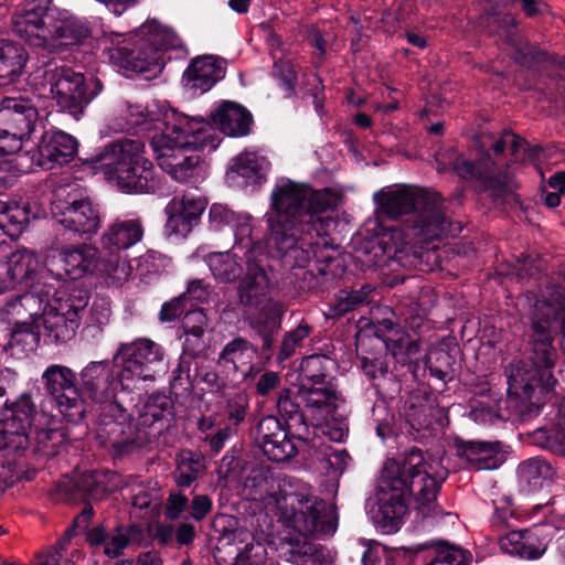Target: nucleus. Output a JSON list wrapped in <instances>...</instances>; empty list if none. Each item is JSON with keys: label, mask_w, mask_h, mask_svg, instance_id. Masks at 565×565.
<instances>
[{"label": "nucleus", "mask_w": 565, "mask_h": 565, "mask_svg": "<svg viewBox=\"0 0 565 565\" xmlns=\"http://www.w3.org/2000/svg\"><path fill=\"white\" fill-rule=\"evenodd\" d=\"M532 353L510 369L504 407L526 422L537 416L554 392L555 339L565 331V271L534 295L529 310Z\"/></svg>", "instance_id": "f257e3e1"}, {"label": "nucleus", "mask_w": 565, "mask_h": 565, "mask_svg": "<svg viewBox=\"0 0 565 565\" xmlns=\"http://www.w3.org/2000/svg\"><path fill=\"white\" fill-rule=\"evenodd\" d=\"M338 196L331 190L316 191L307 184L286 181L271 193L273 213L267 217V244L289 267H305L311 253L299 236L300 227L313 226L319 214L337 206Z\"/></svg>", "instance_id": "f03ea898"}, {"label": "nucleus", "mask_w": 565, "mask_h": 565, "mask_svg": "<svg viewBox=\"0 0 565 565\" xmlns=\"http://www.w3.org/2000/svg\"><path fill=\"white\" fill-rule=\"evenodd\" d=\"M221 142L212 124L190 118L188 127L154 135L151 147L160 168L178 182L195 180L200 172L199 150H215Z\"/></svg>", "instance_id": "7ed1b4c3"}, {"label": "nucleus", "mask_w": 565, "mask_h": 565, "mask_svg": "<svg viewBox=\"0 0 565 565\" xmlns=\"http://www.w3.org/2000/svg\"><path fill=\"white\" fill-rule=\"evenodd\" d=\"M247 487L252 500L262 502L286 527L305 537L326 532V504L309 489L292 491L290 486H281L273 478L254 479Z\"/></svg>", "instance_id": "20e7f679"}, {"label": "nucleus", "mask_w": 565, "mask_h": 565, "mask_svg": "<svg viewBox=\"0 0 565 565\" xmlns=\"http://www.w3.org/2000/svg\"><path fill=\"white\" fill-rule=\"evenodd\" d=\"M100 43L115 63L137 73L161 68L163 51L182 46L178 34L157 20L146 21L131 34L106 33Z\"/></svg>", "instance_id": "39448f33"}, {"label": "nucleus", "mask_w": 565, "mask_h": 565, "mask_svg": "<svg viewBox=\"0 0 565 565\" xmlns=\"http://www.w3.org/2000/svg\"><path fill=\"white\" fill-rule=\"evenodd\" d=\"M12 30L31 46L49 51L78 44L89 35L88 28L71 12L45 0L29 4L12 18Z\"/></svg>", "instance_id": "423d86ee"}, {"label": "nucleus", "mask_w": 565, "mask_h": 565, "mask_svg": "<svg viewBox=\"0 0 565 565\" xmlns=\"http://www.w3.org/2000/svg\"><path fill=\"white\" fill-rule=\"evenodd\" d=\"M426 414V533L441 530L451 513L445 512L436 502L441 486L448 476L444 466L446 447L450 445L446 436L449 425L448 411L445 407L428 405Z\"/></svg>", "instance_id": "0eeeda50"}, {"label": "nucleus", "mask_w": 565, "mask_h": 565, "mask_svg": "<svg viewBox=\"0 0 565 565\" xmlns=\"http://www.w3.org/2000/svg\"><path fill=\"white\" fill-rule=\"evenodd\" d=\"M96 161L107 180L128 192H149L156 188L154 167L145 156L139 140L122 139L105 146Z\"/></svg>", "instance_id": "6e6552de"}, {"label": "nucleus", "mask_w": 565, "mask_h": 565, "mask_svg": "<svg viewBox=\"0 0 565 565\" xmlns=\"http://www.w3.org/2000/svg\"><path fill=\"white\" fill-rule=\"evenodd\" d=\"M436 169L439 173L452 172L462 180H475L479 190L489 194L499 209L520 204V196L512 190L505 174L495 172V162L489 150L481 152L477 161L463 158L456 149L448 148L434 153Z\"/></svg>", "instance_id": "1a4fd4ad"}, {"label": "nucleus", "mask_w": 565, "mask_h": 565, "mask_svg": "<svg viewBox=\"0 0 565 565\" xmlns=\"http://www.w3.org/2000/svg\"><path fill=\"white\" fill-rule=\"evenodd\" d=\"M296 398L302 404L305 414L315 422V425L320 426L323 435L335 443L344 440L348 428L340 422L339 414L343 401L331 383H303L299 386Z\"/></svg>", "instance_id": "9d476101"}, {"label": "nucleus", "mask_w": 565, "mask_h": 565, "mask_svg": "<svg viewBox=\"0 0 565 565\" xmlns=\"http://www.w3.org/2000/svg\"><path fill=\"white\" fill-rule=\"evenodd\" d=\"M163 359V349L150 339L121 343L114 363L120 367L117 380L122 390H131L137 381H154L157 373L164 369Z\"/></svg>", "instance_id": "9b49d317"}, {"label": "nucleus", "mask_w": 565, "mask_h": 565, "mask_svg": "<svg viewBox=\"0 0 565 565\" xmlns=\"http://www.w3.org/2000/svg\"><path fill=\"white\" fill-rule=\"evenodd\" d=\"M44 78L58 109L76 120L82 118L87 105L102 89L98 79L87 83L83 74L68 67L50 68Z\"/></svg>", "instance_id": "f8f14e48"}, {"label": "nucleus", "mask_w": 565, "mask_h": 565, "mask_svg": "<svg viewBox=\"0 0 565 565\" xmlns=\"http://www.w3.org/2000/svg\"><path fill=\"white\" fill-rule=\"evenodd\" d=\"M46 392L54 397L58 411L70 422L81 420L86 412L84 398L76 385V374L65 365L52 364L42 374Z\"/></svg>", "instance_id": "ddd939ff"}, {"label": "nucleus", "mask_w": 565, "mask_h": 565, "mask_svg": "<svg viewBox=\"0 0 565 565\" xmlns=\"http://www.w3.org/2000/svg\"><path fill=\"white\" fill-rule=\"evenodd\" d=\"M33 409V402L28 394L11 404L6 403L0 419V450L15 451L28 447Z\"/></svg>", "instance_id": "4468645a"}, {"label": "nucleus", "mask_w": 565, "mask_h": 565, "mask_svg": "<svg viewBox=\"0 0 565 565\" xmlns=\"http://www.w3.org/2000/svg\"><path fill=\"white\" fill-rule=\"evenodd\" d=\"M426 265L438 259L437 246L429 244L447 237H455L462 231L460 222H454L449 216L450 201L444 199L438 192L426 188Z\"/></svg>", "instance_id": "2eb2a0df"}, {"label": "nucleus", "mask_w": 565, "mask_h": 565, "mask_svg": "<svg viewBox=\"0 0 565 565\" xmlns=\"http://www.w3.org/2000/svg\"><path fill=\"white\" fill-rule=\"evenodd\" d=\"M52 214L66 230L82 235H94L100 227L99 210L88 198H75L68 194L66 200L52 203Z\"/></svg>", "instance_id": "dca6fc26"}, {"label": "nucleus", "mask_w": 565, "mask_h": 565, "mask_svg": "<svg viewBox=\"0 0 565 565\" xmlns=\"http://www.w3.org/2000/svg\"><path fill=\"white\" fill-rule=\"evenodd\" d=\"M126 121L130 128H136L140 131L156 130L163 134L188 127L190 117L173 109L160 108L157 105L149 108L136 104L127 107Z\"/></svg>", "instance_id": "f3484780"}, {"label": "nucleus", "mask_w": 565, "mask_h": 565, "mask_svg": "<svg viewBox=\"0 0 565 565\" xmlns=\"http://www.w3.org/2000/svg\"><path fill=\"white\" fill-rule=\"evenodd\" d=\"M206 207V201L192 192L172 199L164 209L167 215L166 231L172 236L186 237L196 225Z\"/></svg>", "instance_id": "a211bd4d"}, {"label": "nucleus", "mask_w": 565, "mask_h": 565, "mask_svg": "<svg viewBox=\"0 0 565 565\" xmlns=\"http://www.w3.org/2000/svg\"><path fill=\"white\" fill-rule=\"evenodd\" d=\"M39 113L25 97H4L0 100V137L30 136Z\"/></svg>", "instance_id": "6ab92c4d"}, {"label": "nucleus", "mask_w": 565, "mask_h": 565, "mask_svg": "<svg viewBox=\"0 0 565 565\" xmlns=\"http://www.w3.org/2000/svg\"><path fill=\"white\" fill-rule=\"evenodd\" d=\"M263 258L245 255V275L237 287L239 303L247 309H256L264 301L270 289V279L263 264Z\"/></svg>", "instance_id": "aec40b11"}, {"label": "nucleus", "mask_w": 565, "mask_h": 565, "mask_svg": "<svg viewBox=\"0 0 565 565\" xmlns=\"http://www.w3.org/2000/svg\"><path fill=\"white\" fill-rule=\"evenodd\" d=\"M458 458L465 460L475 470H494L505 460L502 454V443L479 439L466 440L459 436L452 443Z\"/></svg>", "instance_id": "412c9836"}, {"label": "nucleus", "mask_w": 565, "mask_h": 565, "mask_svg": "<svg viewBox=\"0 0 565 565\" xmlns=\"http://www.w3.org/2000/svg\"><path fill=\"white\" fill-rule=\"evenodd\" d=\"M424 194L420 188L409 184L385 186L373 199L380 213L390 218L414 213Z\"/></svg>", "instance_id": "4be33fe9"}, {"label": "nucleus", "mask_w": 565, "mask_h": 565, "mask_svg": "<svg viewBox=\"0 0 565 565\" xmlns=\"http://www.w3.org/2000/svg\"><path fill=\"white\" fill-rule=\"evenodd\" d=\"M39 268V259L32 250H11L8 245H0V280L29 284L33 281Z\"/></svg>", "instance_id": "5701e85b"}, {"label": "nucleus", "mask_w": 565, "mask_h": 565, "mask_svg": "<svg viewBox=\"0 0 565 565\" xmlns=\"http://www.w3.org/2000/svg\"><path fill=\"white\" fill-rule=\"evenodd\" d=\"M77 150L76 140L63 131L45 132L34 153L36 166L51 170L68 163Z\"/></svg>", "instance_id": "b1692460"}, {"label": "nucleus", "mask_w": 565, "mask_h": 565, "mask_svg": "<svg viewBox=\"0 0 565 565\" xmlns=\"http://www.w3.org/2000/svg\"><path fill=\"white\" fill-rule=\"evenodd\" d=\"M224 76L223 62L206 55L194 58L184 72V86L192 95L210 90Z\"/></svg>", "instance_id": "393cba45"}, {"label": "nucleus", "mask_w": 565, "mask_h": 565, "mask_svg": "<svg viewBox=\"0 0 565 565\" xmlns=\"http://www.w3.org/2000/svg\"><path fill=\"white\" fill-rule=\"evenodd\" d=\"M459 345L454 338H444L436 347L426 350V369L430 376L436 377L444 385L455 377V364L459 354Z\"/></svg>", "instance_id": "a878e982"}, {"label": "nucleus", "mask_w": 565, "mask_h": 565, "mask_svg": "<svg viewBox=\"0 0 565 565\" xmlns=\"http://www.w3.org/2000/svg\"><path fill=\"white\" fill-rule=\"evenodd\" d=\"M143 237V226L138 218L115 220L100 236V245L106 250L127 249Z\"/></svg>", "instance_id": "bb28decb"}, {"label": "nucleus", "mask_w": 565, "mask_h": 565, "mask_svg": "<svg viewBox=\"0 0 565 565\" xmlns=\"http://www.w3.org/2000/svg\"><path fill=\"white\" fill-rule=\"evenodd\" d=\"M41 324H43L47 335L56 342H66L75 335L79 327V311L70 305H60V308L50 306L49 311L42 318Z\"/></svg>", "instance_id": "cd10ccee"}, {"label": "nucleus", "mask_w": 565, "mask_h": 565, "mask_svg": "<svg viewBox=\"0 0 565 565\" xmlns=\"http://www.w3.org/2000/svg\"><path fill=\"white\" fill-rule=\"evenodd\" d=\"M113 384L108 361L90 362L81 372L82 390L94 401L109 399L114 392Z\"/></svg>", "instance_id": "c85d7f7f"}, {"label": "nucleus", "mask_w": 565, "mask_h": 565, "mask_svg": "<svg viewBox=\"0 0 565 565\" xmlns=\"http://www.w3.org/2000/svg\"><path fill=\"white\" fill-rule=\"evenodd\" d=\"M502 552L521 559H537L545 548L540 537L531 530L510 531L499 540Z\"/></svg>", "instance_id": "c756f323"}, {"label": "nucleus", "mask_w": 565, "mask_h": 565, "mask_svg": "<svg viewBox=\"0 0 565 565\" xmlns=\"http://www.w3.org/2000/svg\"><path fill=\"white\" fill-rule=\"evenodd\" d=\"M212 121L225 135L237 137L249 132L250 114L241 105L224 102L211 116Z\"/></svg>", "instance_id": "7c9ffc66"}, {"label": "nucleus", "mask_w": 565, "mask_h": 565, "mask_svg": "<svg viewBox=\"0 0 565 565\" xmlns=\"http://www.w3.org/2000/svg\"><path fill=\"white\" fill-rule=\"evenodd\" d=\"M518 478L521 490L531 494L541 490L545 482L553 480L555 470L551 462L542 457L522 461L518 466Z\"/></svg>", "instance_id": "2f4dec72"}, {"label": "nucleus", "mask_w": 565, "mask_h": 565, "mask_svg": "<svg viewBox=\"0 0 565 565\" xmlns=\"http://www.w3.org/2000/svg\"><path fill=\"white\" fill-rule=\"evenodd\" d=\"M258 349L244 338H235L224 345L217 364L228 372H244L257 356Z\"/></svg>", "instance_id": "473e14b6"}, {"label": "nucleus", "mask_w": 565, "mask_h": 565, "mask_svg": "<svg viewBox=\"0 0 565 565\" xmlns=\"http://www.w3.org/2000/svg\"><path fill=\"white\" fill-rule=\"evenodd\" d=\"M205 262L215 279L224 282L236 280L245 268L243 253L234 248L224 253H211L205 257Z\"/></svg>", "instance_id": "72a5a7b5"}, {"label": "nucleus", "mask_w": 565, "mask_h": 565, "mask_svg": "<svg viewBox=\"0 0 565 565\" xmlns=\"http://www.w3.org/2000/svg\"><path fill=\"white\" fill-rule=\"evenodd\" d=\"M268 161L256 152L245 151L238 154L232 162L228 175L241 177L247 184H256L265 179L268 170Z\"/></svg>", "instance_id": "f704fd0d"}, {"label": "nucleus", "mask_w": 565, "mask_h": 565, "mask_svg": "<svg viewBox=\"0 0 565 565\" xmlns=\"http://www.w3.org/2000/svg\"><path fill=\"white\" fill-rule=\"evenodd\" d=\"M426 565H469L463 551L444 539L426 540Z\"/></svg>", "instance_id": "c9c22d12"}, {"label": "nucleus", "mask_w": 565, "mask_h": 565, "mask_svg": "<svg viewBox=\"0 0 565 565\" xmlns=\"http://www.w3.org/2000/svg\"><path fill=\"white\" fill-rule=\"evenodd\" d=\"M67 274L73 279L86 274H94L98 268L99 250L92 245H79L66 247Z\"/></svg>", "instance_id": "e433bc0d"}, {"label": "nucleus", "mask_w": 565, "mask_h": 565, "mask_svg": "<svg viewBox=\"0 0 565 565\" xmlns=\"http://www.w3.org/2000/svg\"><path fill=\"white\" fill-rule=\"evenodd\" d=\"M95 273L104 276L108 284L120 285L130 278L132 268L120 256L119 250H106L104 253L102 248L98 254V268Z\"/></svg>", "instance_id": "4c0bfd02"}, {"label": "nucleus", "mask_w": 565, "mask_h": 565, "mask_svg": "<svg viewBox=\"0 0 565 565\" xmlns=\"http://www.w3.org/2000/svg\"><path fill=\"white\" fill-rule=\"evenodd\" d=\"M28 60L23 46L12 41H0V78L10 83L23 71Z\"/></svg>", "instance_id": "58836bf2"}, {"label": "nucleus", "mask_w": 565, "mask_h": 565, "mask_svg": "<svg viewBox=\"0 0 565 565\" xmlns=\"http://www.w3.org/2000/svg\"><path fill=\"white\" fill-rule=\"evenodd\" d=\"M424 318L420 315H413L407 319L406 331L403 335L397 339L386 338L384 342L386 348H390V343H394L393 353L398 355L402 353V349L406 350V354L411 355L419 351L423 337Z\"/></svg>", "instance_id": "ea45409f"}, {"label": "nucleus", "mask_w": 565, "mask_h": 565, "mask_svg": "<svg viewBox=\"0 0 565 565\" xmlns=\"http://www.w3.org/2000/svg\"><path fill=\"white\" fill-rule=\"evenodd\" d=\"M204 470L205 463L201 455L183 450L178 456L173 478L179 487L185 488L203 475Z\"/></svg>", "instance_id": "a19ab883"}, {"label": "nucleus", "mask_w": 565, "mask_h": 565, "mask_svg": "<svg viewBox=\"0 0 565 565\" xmlns=\"http://www.w3.org/2000/svg\"><path fill=\"white\" fill-rule=\"evenodd\" d=\"M29 221V212L15 202L0 201V230L9 236L21 232Z\"/></svg>", "instance_id": "79ce46f5"}, {"label": "nucleus", "mask_w": 565, "mask_h": 565, "mask_svg": "<svg viewBox=\"0 0 565 565\" xmlns=\"http://www.w3.org/2000/svg\"><path fill=\"white\" fill-rule=\"evenodd\" d=\"M29 136H8L0 137V153L8 159H2V162L9 163V171L25 172L28 167H23L22 162L28 159L26 153H21L22 141Z\"/></svg>", "instance_id": "37998d69"}, {"label": "nucleus", "mask_w": 565, "mask_h": 565, "mask_svg": "<svg viewBox=\"0 0 565 565\" xmlns=\"http://www.w3.org/2000/svg\"><path fill=\"white\" fill-rule=\"evenodd\" d=\"M232 227L236 239L233 248L242 252L244 256L248 253L254 257H258L256 254V243H254L252 238L253 228L250 217L246 214H238Z\"/></svg>", "instance_id": "c03bdc74"}, {"label": "nucleus", "mask_w": 565, "mask_h": 565, "mask_svg": "<svg viewBox=\"0 0 565 565\" xmlns=\"http://www.w3.org/2000/svg\"><path fill=\"white\" fill-rule=\"evenodd\" d=\"M561 429L554 435H546L545 431H536V443L548 451L565 457V397L558 408Z\"/></svg>", "instance_id": "a18cd8bd"}, {"label": "nucleus", "mask_w": 565, "mask_h": 565, "mask_svg": "<svg viewBox=\"0 0 565 565\" xmlns=\"http://www.w3.org/2000/svg\"><path fill=\"white\" fill-rule=\"evenodd\" d=\"M332 364V360L328 356L323 354H312L302 360L301 372L303 377L311 382L309 385L327 384L324 379Z\"/></svg>", "instance_id": "49530a36"}, {"label": "nucleus", "mask_w": 565, "mask_h": 565, "mask_svg": "<svg viewBox=\"0 0 565 565\" xmlns=\"http://www.w3.org/2000/svg\"><path fill=\"white\" fill-rule=\"evenodd\" d=\"M40 323L20 320L11 333V344L21 345L25 351H32L40 341Z\"/></svg>", "instance_id": "de8ad7c7"}, {"label": "nucleus", "mask_w": 565, "mask_h": 565, "mask_svg": "<svg viewBox=\"0 0 565 565\" xmlns=\"http://www.w3.org/2000/svg\"><path fill=\"white\" fill-rule=\"evenodd\" d=\"M401 238L399 232L386 233L370 244L371 259L375 264L383 263L384 258H391L397 253H402L404 248L396 244V239Z\"/></svg>", "instance_id": "09e8293b"}, {"label": "nucleus", "mask_w": 565, "mask_h": 565, "mask_svg": "<svg viewBox=\"0 0 565 565\" xmlns=\"http://www.w3.org/2000/svg\"><path fill=\"white\" fill-rule=\"evenodd\" d=\"M259 313L256 317L254 327L259 332H273L280 326V318L284 313V305L279 301L267 300L263 302Z\"/></svg>", "instance_id": "8fccbe9b"}, {"label": "nucleus", "mask_w": 565, "mask_h": 565, "mask_svg": "<svg viewBox=\"0 0 565 565\" xmlns=\"http://www.w3.org/2000/svg\"><path fill=\"white\" fill-rule=\"evenodd\" d=\"M18 306L25 307V312L29 322L40 323L45 312L49 311V294L39 295L35 291H30L18 298Z\"/></svg>", "instance_id": "3c124183"}, {"label": "nucleus", "mask_w": 565, "mask_h": 565, "mask_svg": "<svg viewBox=\"0 0 565 565\" xmlns=\"http://www.w3.org/2000/svg\"><path fill=\"white\" fill-rule=\"evenodd\" d=\"M404 414L409 425V433L414 435V439H419L424 428V404L419 394L411 395L405 402Z\"/></svg>", "instance_id": "603ef678"}, {"label": "nucleus", "mask_w": 565, "mask_h": 565, "mask_svg": "<svg viewBox=\"0 0 565 565\" xmlns=\"http://www.w3.org/2000/svg\"><path fill=\"white\" fill-rule=\"evenodd\" d=\"M291 561L296 565H332L324 551L310 543H305L297 551H292Z\"/></svg>", "instance_id": "864d4df0"}, {"label": "nucleus", "mask_w": 565, "mask_h": 565, "mask_svg": "<svg viewBox=\"0 0 565 565\" xmlns=\"http://www.w3.org/2000/svg\"><path fill=\"white\" fill-rule=\"evenodd\" d=\"M135 532L136 531L134 527L118 526L113 532L107 533L106 542L104 545L105 555L110 558L121 555L124 550L128 546Z\"/></svg>", "instance_id": "5fc2aeb1"}, {"label": "nucleus", "mask_w": 565, "mask_h": 565, "mask_svg": "<svg viewBox=\"0 0 565 565\" xmlns=\"http://www.w3.org/2000/svg\"><path fill=\"white\" fill-rule=\"evenodd\" d=\"M44 268L47 274L57 280L68 276L66 247L47 249L44 257Z\"/></svg>", "instance_id": "6e6d98bb"}, {"label": "nucleus", "mask_w": 565, "mask_h": 565, "mask_svg": "<svg viewBox=\"0 0 565 565\" xmlns=\"http://www.w3.org/2000/svg\"><path fill=\"white\" fill-rule=\"evenodd\" d=\"M267 551L259 542H249L235 556L236 565H266Z\"/></svg>", "instance_id": "4d7b16f0"}, {"label": "nucleus", "mask_w": 565, "mask_h": 565, "mask_svg": "<svg viewBox=\"0 0 565 565\" xmlns=\"http://www.w3.org/2000/svg\"><path fill=\"white\" fill-rule=\"evenodd\" d=\"M257 433L260 447L267 441L273 443L278 439L281 443L284 439H289L280 422L274 416L263 418L258 424Z\"/></svg>", "instance_id": "13d9d810"}, {"label": "nucleus", "mask_w": 565, "mask_h": 565, "mask_svg": "<svg viewBox=\"0 0 565 565\" xmlns=\"http://www.w3.org/2000/svg\"><path fill=\"white\" fill-rule=\"evenodd\" d=\"M311 332V327L307 323H300L295 330L288 332L282 340L279 359L286 360L290 358L296 348L301 344V342L309 337Z\"/></svg>", "instance_id": "bf43d9fd"}, {"label": "nucleus", "mask_w": 565, "mask_h": 565, "mask_svg": "<svg viewBox=\"0 0 565 565\" xmlns=\"http://www.w3.org/2000/svg\"><path fill=\"white\" fill-rule=\"evenodd\" d=\"M300 405H302L296 397H291L289 390H282L277 399V409L279 414L289 420H295L299 425H305L303 415L300 414Z\"/></svg>", "instance_id": "052dcab7"}, {"label": "nucleus", "mask_w": 565, "mask_h": 565, "mask_svg": "<svg viewBox=\"0 0 565 565\" xmlns=\"http://www.w3.org/2000/svg\"><path fill=\"white\" fill-rule=\"evenodd\" d=\"M75 486L78 491L84 492L93 499H100L106 493L102 475L97 471L84 472Z\"/></svg>", "instance_id": "680f3d73"}, {"label": "nucleus", "mask_w": 565, "mask_h": 565, "mask_svg": "<svg viewBox=\"0 0 565 565\" xmlns=\"http://www.w3.org/2000/svg\"><path fill=\"white\" fill-rule=\"evenodd\" d=\"M263 452L268 459L273 461H285L294 457L297 452L296 446L292 444L290 439H284V441H278V439L273 443H265L262 446Z\"/></svg>", "instance_id": "e2e57ef3"}, {"label": "nucleus", "mask_w": 565, "mask_h": 565, "mask_svg": "<svg viewBox=\"0 0 565 565\" xmlns=\"http://www.w3.org/2000/svg\"><path fill=\"white\" fill-rule=\"evenodd\" d=\"M34 438L43 450L52 454L64 441L65 436L62 429L35 426Z\"/></svg>", "instance_id": "0e129e2a"}, {"label": "nucleus", "mask_w": 565, "mask_h": 565, "mask_svg": "<svg viewBox=\"0 0 565 565\" xmlns=\"http://www.w3.org/2000/svg\"><path fill=\"white\" fill-rule=\"evenodd\" d=\"M207 318L201 309L188 311L182 321L184 334L204 335Z\"/></svg>", "instance_id": "69168bd1"}, {"label": "nucleus", "mask_w": 565, "mask_h": 565, "mask_svg": "<svg viewBox=\"0 0 565 565\" xmlns=\"http://www.w3.org/2000/svg\"><path fill=\"white\" fill-rule=\"evenodd\" d=\"M424 465V455L419 448L413 447L406 451L402 463V473L414 478L420 475Z\"/></svg>", "instance_id": "338daca9"}, {"label": "nucleus", "mask_w": 565, "mask_h": 565, "mask_svg": "<svg viewBox=\"0 0 565 565\" xmlns=\"http://www.w3.org/2000/svg\"><path fill=\"white\" fill-rule=\"evenodd\" d=\"M237 215L225 205L213 204L209 212L211 227L221 230L225 225L232 226Z\"/></svg>", "instance_id": "774afa93"}]
</instances>
